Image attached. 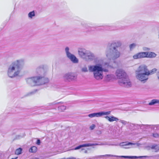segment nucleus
I'll return each mask as SVG.
<instances>
[{
    "mask_svg": "<svg viewBox=\"0 0 159 159\" xmlns=\"http://www.w3.org/2000/svg\"><path fill=\"white\" fill-rule=\"evenodd\" d=\"M152 136L155 138H158L159 137V134L157 133H153L152 134Z\"/></svg>",
    "mask_w": 159,
    "mask_h": 159,
    "instance_id": "473e14b6",
    "label": "nucleus"
},
{
    "mask_svg": "<svg viewBox=\"0 0 159 159\" xmlns=\"http://www.w3.org/2000/svg\"><path fill=\"white\" fill-rule=\"evenodd\" d=\"M108 115H105L104 117L107 120L110 122H112L114 121H118L119 119L117 117H116L113 116H110Z\"/></svg>",
    "mask_w": 159,
    "mask_h": 159,
    "instance_id": "4468645a",
    "label": "nucleus"
},
{
    "mask_svg": "<svg viewBox=\"0 0 159 159\" xmlns=\"http://www.w3.org/2000/svg\"><path fill=\"white\" fill-rule=\"evenodd\" d=\"M145 58H152L156 57L157 54L153 52H144Z\"/></svg>",
    "mask_w": 159,
    "mask_h": 159,
    "instance_id": "f3484780",
    "label": "nucleus"
},
{
    "mask_svg": "<svg viewBox=\"0 0 159 159\" xmlns=\"http://www.w3.org/2000/svg\"><path fill=\"white\" fill-rule=\"evenodd\" d=\"M116 75L118 79H120L119 81L120 85L129 87L131 86V84L129 78L125 72L121 69L117 70L116 71Z\"/></svg>",
    "mask_w": 159,
    "mask_h": 159,
    "instance_id": "20e7f679",
    "label": "nucleus"
},
{
    "mask_svg": "<svg viewBox=\"0 0 159 159\" xmlns=\"http://www.w3.org/2000/svg\"><path fill=\"white\" fill-rule=\"evenodd\" d=\"M36 78L37 76H34L26 79L25 80L27 84L31 86H33L37 85Z\"/></svg>",
    "mask_w": 159,
    "mask_h": 159,
    "instance_id": "ddd939ff",
    "label": "nucleus"
},
{
    "mask_svg": "<svg viewBox=\"0 0 159 159\" xmlns=\"http://www.w3.org/2000/svg\"><path fill=\"white\" fill-rule=\"evenodd\" d=\"M95 127V125L94 124H92L90 126V129L91 130L93 129Z\"/></svg>",
    "mask_w": 159,
    "mask_h": 159,
    "instance_id": "4c0bfd02",
    "label": "nucleus"
},
{
    "mask_svg": "<svg viewBox=\"0 0 159 159\" xmlns=\"http://www.w3.org/2000/svg\"><path fill=\"white\" fill-rule=\"evenodd\" d=\"M133 58L134 59L145 58L144 52H139L137 53L133 56Z\"/></svg>",
    "mask_w": 159,
    "mask_h": 159,
    "instance_id": "dca6fc26",
    "label": "nucleus"
},
{
    "mask_svg": "<svg viewBox=\"0 0 159 159\" xmlns=\"http://www.w3.org/2000/svg\"><path fill=\"white\" fill-rule=\"evenodd\" d=\"M37 151V148L36 146H33L31 147L29 151L31 152H35Z\"/></svg>",
    "mask_w": 159,
    "mask_h": 159,
    "instance_id": "5701e85b",
    "label": "nucleus"
},
{
    "mask_svg": "<svg viewBox=\"0 0 159 159\" xmlns=\"http://www.w3.org/2000/svg\"><path fill=\"white\" fill-rule=\"evenodd\" d=\"M41 143L40 140L39 139H38L36 142V144L37 145H39Z\"/></svg>",
    "mask_w": 159,
    "mask_h": 159,
    "instance_id": "ea45409f",
    "label": "nucleus"
},
{
    "mask_svg": "<svg viewBox=\"0 0 159 159\" xmlns=\"http://www.w3.org/2000/svg\"><path fill=\"white\" fill-rule=\"evenodd\" d=\"M104 157H120L119 156H118L116 155H111V154H106L104 155H99L98 156V158H103Z\"/></svg>",
    "mask_w": 159,
    "mask_h": 159,
    "instance_id": "4be33fe9",
    "label": "nucleus"
},
{
    "mask_svg": "<svg viewBox=\"0 0 159 159\" xmlns=\"http://www.w3.org/2000/svg\"><path fill=\"white\" fill-rule=\"evenodd\" d=\"M137 144L139 145L138 143H133L130 142H123L121 143L120 144V146H125L132 145Z\"/></svg>",
    "mask_w": 159,
    "mask_h": 159,
    "instance_id": "6ab92c4d",
    "label": "nucleus"
},
{
    "mask_svg": "<svg viewBox=\"0 0 159 159\" xmlns=\"http://www.w3.org/2000/svg\"><path fill=\"white\" fill-rule=\"evenodd\" d=\"M17 157H16L14 158H12L11 159H17Z\"/></svg>",
    "mask_w": 159,
    "mask_h": 159,
    "instance_id": "a18cd8bd",
    "label": "nucleus"
},
{
    "mask_svg": "<svg viewBox=\"0 0 159 159\" xmlns=\"http://www.w3.org/2000/svg\"><path fill=\"white\" fill-rule=\"evenodd\" d=\"M36 72L40 76H45V72L43 67L40 66L37 68L36 69Z\"/></svg>",
    "mask_w": 159,
    "mask_h": 159,
    "instance_id": "2eb2a0df",
    "label": "nucleus"
},
{
    "mask_svg": "<svg viewBox=\"0 0 159 159\" xmlns=\"http://www.w3.org/2000/svg\"><path fill=\"white\" fill-rule=\"evenodd\" d=\"M114 75H107L106 77L107 80L109 81L114 77Z\"/></svg>",
    "mask_w": 159,
    "mask_h": 159,
    "instance_id": "bb28decb",
    "label": "nucleus"
},
{
    "mask_svg": "<svg viewBox=\"0 0 159 159\" xmlns=\"http://www.w3.org/2000/svg\"><path fill=\"white\" fill-rule=\"evenodd\" d=\"M156 104H159V99H153L148 103V105L149 106H152Z\"/></svg>",
    "mask_w": 159,
    "mask_h": 159,
    "instance_id": "aec40b11",
    "label": "nucleus"
},
{
    "mask_svg": "<svg viewBox=\"0 0 159 159\" xmlns=\"http://www.w3.org/2000/svg\"><path fill=\"white\" fill-rule=\"evenodd\" d=\"M35 13L34 11L30 12L28 14V16L29 18L32 19L33 17L35 16Z\"/></svg>",
    "mask_w": 159,
    "mask_h": 159,
    "instance_id": "b1692460",
    "label": "nucleus"
},
{
    "mask_svg": "<svg viewBox=\"0 0 159 159\" xmlns=\"http://www.w3.org/2000/svg\"><path fill=\"white\" fill-rule=\"evenodd\" d=\"M60 103V102H55V104H57L58 103Z\"/></svg>",
    "mask_w": 159,
    "mask_h": 159,
    "instance_id": "49530a36",
    "label": "nucleus"
},
{
    "mask_svg": "<svg viewBox=\"0 0 159 159\" xmlns=\"http://www.w3.org/2000/svg\"><path fill=\"white\" fill-rule=\"evenodd\" d=\"M25 136V135L24 134H23V136H21L20 135H17L16 136V139H19L21 138H23Z\"/></svg>",
    "mask_w": 159,
    "mask_h": 159,
    "instance_id": "f704fd0d",
    "label": "nucleus"
},
{
    "mask_svg": "<svg viewBox=\"0 0 159 159\" xmlns=\"http://www.w3.org/2000/svg\"><path fill=\"white\" fill-rule=\"evenodd\" d=\"M143 49L145 51H148L150 50V49L149 48L144 47L143 48Z\"/></svg>",
    "mask_w": 159,
    "mask_h": 159,
    "instance_id": "58836bf2",
    "label": "nucleus"
},
{
    "mask_svg": "<svg viewBox=\"0 0 159 159\" xmlns=\"http://www.w3.org/2000/svg\"><path fill=\"white\" fill-rule=\"evenodd\" d=\"M122 43L120 40L112 42L107 46L106 50V55L107 57L109 60L114 61L119 58L120 55V53L118 49L121 47Z\"/></svg>",
    "mask_w": 159,
    "mask_h": 159,
    "instance_id": "f257e3e1",
    "label": "nucleus"
},
{
    "mask_svg": "<svg viewBox=\"0 0 159 159\" xmlns=\"http://www.w3.org/2000/svg\"><path fill=\"white\" fill-rule=\"evenodd\" d=\"M147 148H150L152 149H154L155 152H157L159 151V144H154L151 146H148Z\"/></svg>",
    "mask_w": 159,
    "mask_h": 159,
    "instance_id": "a211bd4d",
    "label": "nucleus"
},
{
    "mask_svg": "<svg viewBox=\"0 0 159 159\" xmlns=\"http://www.w3.org/2000/svg\"><path fill=\"white\" fill-rule=\"evenodd\" d=\"M157 70L156 68L153 69L152 70H148V72L149 73V75H150L152 74H153L154 73H155L157 71Z\"/></svg>",
    "mask_w": 159,
    "mask_h": 159,
    "instance_id": "cd10ccee",
    "label": "nucleus"
},
{
    "mask_svg": "<svg viewBox=\"0 0 159 159\" xmlns=\"http://www.w3.org/2000/svg\"><path fill=\"white\" fill-rule=\"evenodd\" d=\"M78 53L81 57L87 61H94L96 62L98 58L93 53L85 49H80L78 51Z\"/></svg>",
    "mask_w": 159,
    "mask_h": 159,
    "instance_id": "39448f33",
    "label": "nucleus"
},
{
    "mask_svg": "<svg viewBox=\"0 0 159 159\" xmlns=\"http://www.w3.org/2000/svg\"><path fill=\"white\" fill-rule=\"evenodd\" d=\"M24 64L22 60H17L15 61L9 66L8 69L7 74L11 78L18 76L22 69Z\"/></svg>",
    "mask_w": 159,
    "mask_h": 159,
    "instance_id": "f03ea898",
    "label": "nucleus"
},
{
    "mask_svg": "<svg viewBox=\"0 0 159 159\" xmlns=\"http://www.w3.org/2000/svg\"><path fill=\"white\" fill-rule=\"evenodd\" d=\"M88 67L89 71L93 73V77L97 80H100L103 79V72H107L108 71L107 69L103 68L100 64L90 65Z\"/></svg>",
    "mask_w": 159,
    "mask_h": 159,
    "instance_id": "7ed1b4c3",
    "label": "nucleus"
},
{
    "mask_svg": "<svg viewBox=\"0 0 159 159\" xmlns=\"http://www.w3.org/2000/svg\"><path fill=\"white\" fill-rule=\"evenodd\" d=\"M148 70L147 67L145 65H142L139 67L138 70L136 71V73H143L149 75V73L148 72Z\"/></svg>",
    "mask_w": 159,
    "mask_h": 159,
    "instance_id": "f8f14e48",
    "label": "nucleus"
},
{
    "mask_svg": "<svg viewBox=\"0 0 159 159\" xmlns=\"http://www.w3.org/2000/svg\"><path fill=\"white\" fill-rule=\"evenodd\" d=\"M157 77L158 79L159 80V72H158L157 73Z\"/></svg>",
    "mask_w": 159,
    "mask_h": 159,
    "instance_id": "c03bdc74",
    "label": "nucleus"
},
{
    "mask_svg": "<svg viewBox=\"0 0 159 159\" xmlns=\"http://www.w3.org/2000/svg\"><path fill=\"white\" fill-rule=\"evenodd\" d=\"M66 107L65 106H61L58 107L59 111H62L66 109Z\"/></svg>",
    "mask_w": 159,
    "mask_h": 159,
    "instance_id": "c85d7f7f",
    "label": "nucleus"
},
{
    "mask_svg": "<svg viewBox=\"0 0 159 159\" xmlns=\"http://www.w3.org/2000/svg\"><path fill=\"white\" fill-rule=\"evenodd\" d=\"M136 45V44L134 43L130 44L129 46L130 50H131L134 48L135 47Z\"/></svg>",
    "mask_w": 159,
    "mask_h": 159,
    "instance_id": "c756f323",
    "label": "nucleus"
},
{
    "mask_svg": "<svg viewBox=\"0 0 159 159\" xmlns=\"http://www.w3.org/2000/svg\"><path fill=\"white\" fill-rule=\"evenodd\" d=\"M106 143H102L100 144L98 143H85L82 144L78 146L75 147L74 148L71 149V150H77L83 148H82L91 147L93 146L98 145H106Z\"/></svg>",
    "mask_w": 159,
    "mask_h": 159,
    "instance_id": "1a4fd4ad",
    "label": "nucleus"
},
{
    "mask_svg": "<svg viewBox=\"0 0 159 159\" xmlns=\"http://www.w3.org/2000/svg\"><path fill=\"white\" fill-rule=\"evenodd\" d=\"M22 150V148H19L16 150L15 153L17 155H20L21 153Z\"/></svg>",
    "mask_w": 159,
    "mask_h": 159,
    "instance_id": "a878e982",
    "label": "nucleus"
},
{
    "mask_svg": "<svg viewBox=\"0 0 159 159\" xmlns=\"http://www.w3.org/2000/svg\"><path fill=\"white\" fill-rule=\"evenodd\" d=\"M104 65L105 66H107L108 68L110 67L112 68H114V67L113 66L110 65L109 63L108 62H105L104 63Z\"/></svg>",
    "mask_w": 159,
    "mask_h": 159,
    "instance_id": "2f4dec72",
    "label": "nucleus"
},
{
    "mask_svg": "<svg viewBox=\"0 0 159 159\" xmlns=\"http://www.w3.org/2000/svg\"><path fill=\"white\" fill-rule=\"evenodd\" d=\"M137 79L141 82L145 83L148 79L149 75L145 73H136Z\"/></svg>",
    "mask_w": 159,
    "mask_h": 159,
    "instance_id": "9d476101",
    "label": "nucleus"
},
{
    "mask_svg": "<svg viewBox=\"0 0 159 159\" xmlns=\"http://www.w3.org/2000/svg\"><path fill=\"white\" fill-rule=\"evenodd\" d=\"M121 157L127 158L130 159H134L138 158L137 156H121Z\"/></svg>",
    "mask_w": 159,
    "mask_h": 159,
    "instance_id": "393cba45",
    "label": "nucleus"
},
{
    "mask_svg": "<svg viewBox=\"0 0 159 159\" xmlns=\"http://www.w3.org/2000/svg\"><path fill=\"white\" fill-rule=\"evenodd\" d=\"M136 124H131V126H136Z\"/></svg>",
    "mask_w": 159,
    "mask_h": 159,
    "instance_id": "37998d69",
    "label": "nucleus"
},
{
    "mask_svg": "<svg viewBox=\"0 0 159 159\" xmlns=\"http://www.w3.org/2000/svg\"><path fill=\"white\" fill-rule=\"evenodd\" d=\"M145 129V128H144V127H142V129Z\"/></svg>",
    "mask_w": 159,
    "mask_h": 159,
    "instance_id": "09e8293b",
    "label": "nucleus"
},
{
    "mask_svg": "<svg viewBox=\"0 0 159 159\" xmlns=\"http://www.w3.org/2000/svg\"><path fill=\"white\" fill-rule=\"evenodd\" d=\"M111 111H101L97 112H94L89 114L88 115V116L90 118H93V117H99L104 115H109L110 114Z\"/></svg>",
    "mask_w": 159,
    "mask_h": 159,
    "instance_id": "0eeeda50",
    "label": "nucleus"
},
{
    "mask_svg": "<svg viewBox=\"0 0 159 159\" xmlns=\"http://www.w3.org/2000/svg\"><path fill=\"white\" fill-rule=\"evenodd\" d=\"M49 82V80L47 78L44 77V76H37V85H42L46 84Z\"/></svg>",
    "mask_w": 159,
    "mask_h": 159,
    "instance_id": "6e6552de",
    "label": "nucleus"
},
{
    "mask_svg": "<svg viewBox=\"0 0 159 159\" xmlns=\"http://www.w3.org/2000/svg\"><path fill=\"white\" fill-rule=\"evenodd\" d=\"M141 129L142 128V127H144L145 129H147L148 127H150L151 126H155L157 128H159V125H139Z\"/></svg>",
    "mask_w": 159,
    "mask_h": 159,
    "instance_id": "412c9836",
    "label": "nucleus"
},
{
    "mask_svg": "<svg viewBox=\"0 0 159 159\" xmlns=\"http://www.w3.org/2000/svg\"><path fill=\"white\" fill-rule=\"evenodd\" d=\"M138 158H150L151 157V156H137Z\"/></svg>",
    "mask_w": 159,
    "mask_h": 159,
    "instance_id": "72a5a7b5",
    "label": "nucleus"
},
{
    "mask_svg": "<svg viewBox=\"0 0 159 159\" xmlns=\"http://www.w3.org/2000/svg\"><path fill=\"white\" fill-rule=\"evenodd\" d=\"M32 159H39L38 158L35 157V158H32Z\"/></svg>",
    "mask_w": 159,
    "mask_h": 159,
    "instance_id": "de8ad7c7",
    "label": "nucleus"
},
{
    "mask_svg": "<svg viewBox=\"0 0 159 159\" xmlns=\"http://www.w3.org/2000/svg\"><path fill=\"white\" fill-rule=\"evenodd\" d=\"M82 71L83 72H87L88 71V70H87V68L86 67H83L82 69Z\"/></svg>",
    "mask_w": 159,
    "mask_h": 159,
    "instance_id": "e433bc0d",
    "label": "nucleus"
},
{
    "mask_svg": "<svg viewBox=\"0 0 159 159\" xmlns=\"http://www.w3.org/2000/svg\"><path fill=\"white\" fill-rule=\"evenodd\" d=\"M63 78L66 81H70L75 80L76 76L73 73H68L64 75Z\"/></svg>",
    "mask_w": 159,
    "mask_h": 159,
    "instance_id": "9b49d317",
    "label": "nucleus"
},
{
    "mask_svg": "<svg viewBox=\"0 0 159 159\" xmlns=\"http://www.w3.org/2000/svg\"><path fill=\"white\" fill-rule=\"evenodd\" d=\"M84 151V153H87L88 152V151L87 150H85L84 148H82L81 149V151Z\"/></svg>",
    "mask_w": 159,
    "mask_h": 159,
    "instance_id": "79ce46f5",
    "label": "nucleus"
},
{
    "mask_svg": "<svg viewBox=\"0 0 159 159\" xmlns=\"http://www.w3.org/2000/svg\"><path fill=\"white\" fill-rule=\"evenodd\" d=\"M37 91V90H34V91H32L30 92L29 94H28V95H32V94H34V93H35Z\"/></svg>",
    "mask_w": 159,
    "mask_h": 159,
    "instance_id": "a19ab883",
    "label": "nucleus"
},
{
    "mask_svg": "<svg viewBox=\"0 0 159 159\" xmlns=\"http://www.w3.org/2000/svg\"><path fill=\"white\" fill-rule=\"evenodd\" d=\"M66 56L73 63H78L79 62L78 59L74 54H71L69 52V48L66 47L65 48Z\"/></svg>",
    "mask_w": 159,
    "mask_h": 159,
    "instance_id": "423d86ee",
    "label": "nucleus"
},
{
    "mask_svg": "<svg viewBox=\"0 0 159 159\" xmlns=\"http://www.w3.org/2000/svg\"><path fill=\"white\" fill-rule=\"evenodd\" d=\"M121 123L123 125H125L129 123V122H128L125 120H120L118 121Z\"/></svg>",
    "mask_w": 159,
    "mask_h": 159,
    "instance_id": "7c9ffc66",
    "label": "nucleus"
},
{
    "mask_svg": "<svg viewBox=\"0 0 159 159\" xmlns=\"http://www.w3.org/2000/svg\"><path fill=\"white\" fill-rule=\"evenodd\" d=\"M81 24L84 27H85L86 29H88V27H89V26L87 24L82 23Z\"/></svg>",
    "mask_w": 159,
    "mask_h": 159,
    "instance_id": "c9c22d12",
    "label": "nucleus"
}]
</instances>
